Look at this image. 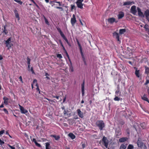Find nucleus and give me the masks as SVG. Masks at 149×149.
Here are the masks:
<instances>
[{
    "mask_svg": "<svg viewBox=\"0 0 149 149\" xmlns=\"http://www.w3.org/2000/svg\"><path fill=\"white\" fill-rule=\"evenodd\" d=\"M137 144L139 147L143 149H146V147L145 145L139 140L137 142Z\"/></svg>",
    "mask_w": 149,
    "mask_h": 149,
    "instance_id": "obj_6",
    "label": "nucleus"
},
{
    "mask_svg": "<svg viewBox=\"0 0 149 149\" xmlns=\"http://www.w3.org/2000/svg\"><path fill=\"white\" fill-rule=\"evenodd\" d=\"M11 42L10 38H9L5 41L6 46L8 47V49H10L11 47L13 45L11 43Z\"/></svg>",
    "mask_w": 149,
    "mask_h": 149,
    "instance_id": "obj_4",
    "label": "nucleus"
},
{
    "mask_svg": "<svg viewBox=\"0 0 149 149\" xmlns=\"http://www.w3.org/2000/svg\"><path fill=\"white\" fill-rule=\"evenodd\" d=\"M56 8H58V9H61V10H63V9L61 7H56Z\"/></svg>",
    "mask_w": 149,
    "mask_h": 149,
    "instance_id": "obj_55",
    "label": "nucleus"
},
{
    "mask_svg": "<svg viewBox=\"0 0 149 149\" xmlns=\"http://www.w3.org/2000/svg\"><path fill=\"white\" fill-rule=\"evenodd\" d=\"M116 134L117 136H119L121 134V133L119 131H118V132L116 131Z\"/></svg>",
    "mask_w": 149,
    "mask_h": 149,
    "instance_id": "obj_36",
    "label": "nucleus"
},
{
    "mask_svg": "<svg viewBox=\"0 0 149 149\" xmlns=\"http://www.w3.org/2000/svg\"><path fill=\"white\" fill-rule=\"evenodd\" d=\"M60 43H61V46H62V47H63V49H65V48H64V47H63V44H62V42H60Z\"/></svg>",
    "mask_w": 149,
    "mask_h": 149,
    "instance_id": "obj_58",
    "label": "nucleus"
},
{
    "mask_svg": "<svg viewBox=\"0 0 149 149\" xmlns=\"http://www.w3.org/2000/svg\"><path fill=\"white\" fill-rule=\"evenodd\" d=\"M30 68V65H28V68L29 69Z\"/></svg>",
    "mask_w": 149,
    "mask_h": 149,
    "instance_id": "obj_62",
    "label": "nucleus"
},
{
    "mask_svg": "<svg viewBox=\"0 0 149 149\" xmlns=\"http://www.w3.org/2000/svg\"><path fill=\"white\" fill-rule=\"evenodd\" d=\"M75 8V6L74 5H71V9L72 10L74 8Z\"/></svg>",
    "mask_w": 149,
    "mask_h": 149,
    "instance_id": "obj_45",
    "label": "nucleus"
},
{
    "mask_svg": "<svg viewBox=\"0 0 149 149\" xmlns=\"http://www.w3.org/2000/svg\"><path fill=\"white\" fill-rule=\"evenodd\" d=\"M3 100H4V103L6 105H7L8 100V98L6 97H4L3 98Z\"/></svg>",
    "mask_w": 149,
    "mask_h": 149,
    "instance_id": "obj_18",
    "label": "nucleus"
},
{
    "mask_svg": "<svg viewBox=\"0 0 149 149\" xmlns=\"http://www.w3.org/2000/svg\"><path fill=\"white\" fill-rule=\"evenodd\" d=\"M19 79L20 81L22 83H23V81H22V77L20 76L19 77Z\"/></svg>",
    "mask_w": 149,
    "mask_h": 149,
    "instance_id": "obj_49",
    "label": "nucleus"
},
{
    "mask_svg": "<svg viewBox=\"0 0 149 149\" xmlns=\"http://www.w3.org/2000/svg\"><path fill=\"white\" fill-rule=\"evenodd\" d=\"M46 78L47 79H50V78H49V77H47H47H46Z\"/></svg>",
    "mask_w": 149,
    "mask_h": 149,
    "instance_id": "obj_63",
    "label": "nucleus"
},
{
    "mask_svg": "<svg viewBox=\"0 0 149 149\" xmlns=\"http://www.w3.org/2000/svg\"><path fill=\"white\" fill-rule=\"evenodd\" d=\"M70 71L71 72H73L74 71V69L72 66H71L70 67Z\"/></svg>",
    "mask_w": 149,
    "mask_h": 149,
    "instance_id": "obj_35",
    "label": "nucleus"
},
{
    "mask_svg": "<svg viewBox=\"0 0 149 149\" xmlns=\"http://www.w3.org/2000/svg\"><path fill=\"white\" fill-rule=\"evenodd\" d=\"M149 83V80H146V82L145 83V85H147V84H148Z\"/></svg>",
    "mask_w": 149,
    "mask_h": 149,
    "instance_id": "obj_53",
    "label": "nucleus"
},
{
    "mask_svg": "<svg viewBox=\"0 0 149 149\" xmlns=\"http://www.w3.org/2000/svg\"><path fill=\"white\" fill-rule=\"evenodd\" d=\"M35 143L36 145L39 147H40L41 146L40 145V144L37 143V141L35 142Z\"/></svg>",
    "mask_w": 149,
    "mask_h": 149,
    "instance_id": "obj_40",
    "label": "nucleus"
},
{
    "mask_svg": "<svg viewBox=\"0 0 149 149\" xmlns=\"http://www.w3.org/2000/svg\"><path fill=\"white\" fill-rule=\"evenodd\" d=\"M78 115L79 117L81 118H82L84 117L83 113L79 109L77 110Z\"/></svg>",
    "mask_w": 149,
    "mask_h": 149,
    "instance_id": "obj_13",
    "label": "nucleus"
},
{
    "mask_svg": "<svg viewBox=\"0 0 149 149\" xmlns=\"http://www.w3.org/2000/svg\"><path fill=\"white\" fill-rule=\"evenodd\" d=\"M126 148V145L125 144L121 145L120 147V149H125Z\"/></svg>",
    "mask_w": 149,
    "mask_h": 149,
    "instance_id": "obj_27",
    "label": "nucleus"
},
{
    "mask_svg": "<svg viewBox=\"0 0 149 149\" xmlns=\"http://www.w3.org/2000/svg\"><path fill=\"white\" fill-rule=\"evenodd\" d=\"M84 0H77L76 2V4L77 7L81 9L83 8V4L82 3V2Z\"/></svg>",
    "mask_w": 149,
    "mask_h": 149,
    "instance_id": "obj_5",
    "label": "nucleus"
},
{
    "mask_svg": "<svg viewBox=\"0 0 149 149\" xmlns=\"http://www.w3.org/2000/svg\"><path fill=\"white\" fill-rule=\"evenodd\" d=\"M81 91L82 95L83 96L84 94V82L83 84H82Z\"/></svg>",
    "mask_w": 149,
    "mask_h": 149,
    "instance_id": "obj_20",
    "label": "nucleus"
},
{
    "mask_svg": "<svg viewBox=\"0 0 149 149\" xmlns=\"http://www.w3.org/2000/svg\"><path fill=\"white\" fill-rule=\"evenodd\" d=\"M19 106L22 113H26L28 112V111L26 109H25L23 107L21 106L19 104Z\"/></svg>",
    "mask_w": 149,
    "mask_h": 149,
    "instance_id": "obj_10",
    "label": "nucleus"
},
{
    "mask_svg": "<svg viewBox=\"0 0 149 149\" xmlns=\"http://www.w3.org/2000/svg\"><path fill=\"white\" fill-rule=\"evenodd\" d=\"M77 42L78 44V45H79V49H80L81 54V55L82 56V58L83 59V61L84 62V63L85 65H86V60L85 57L84 55V53L83 52L81 47L80 44L79 42V41L78 40H77Z\"/></svg>",
    "mask_w": 149,
    "mask_h": 149,
    "instance_id": "obj_1",
    "label": "nucleus"
},
{
    "mask_svg": "<svg viewBox=\"0 0 149 149\" xmlns=\"http://www.w3.org/2000/svg\"><path fill=\"white\" fill-rule=\"evenodd\" d=\"M114 100L115 101H119L120 100V98L118 97H116L114 98Z\"/></svg>",
    "mask_w": 149,
    "mask_h": 149,
    "instance_id": "obj_41",
    "label": "nucleus"
},
{
    "mask_svg": "<svg viewBox=\"0 0 149 149\" xmlns=\"http://www.w3.org/2000/svg\"><path fill=\"white\" fill-rule=\"evenodd\" d=\"M52 136L54 137L56 140H58L60 138V137L58 136L53 135Z\"/></svg>",
    "mask_w": 149,
    "mask_h": 149,
    "instance_id": "obj_31",
    "label": "nucleus"
},
{
    "mask_svg": "<svg viewBox=\"0 0 149 149\" xmlns=\"http://www.w3.org/2000/svg\"><path fill=\"white\" fill-rule=\"evenodd\" d=\"M76 22L75 16L74 14L72 15V17L71 19V22L72 26H74Z\"/></svg>",
    "mask_w": 149,
    "mask_h": 149,
    "instance_id": "obj_9",
    "label": "nucleus"
},
{
    "mask_svg": "<svg viewBox=\"0 0 149 149\" xmlns=\"http://www.w3.org/2000/svg\"><path fill=\"white\" fill-rule=\"evenodd\" d=\"M96 124L100 130H102L104 126V123L102 121H97Z\"/></svg>",
    "mask_w": 149,
    "mask_h": 149,
    "instance_id": "obj_2",
    "label": "nucleus"
},
{
    "mask_svg": "<svg viewBox=\"0 0 149 149\" xmlns=\"http://www.w3.org/2000/svg\"><path fill=\"white\" fill-rule=\"evenodd\" d=\"M30 70L33 73H34V72L33 70V68L32 67L31 68Z\"/></svg>",
    "mask_w": 149,
    "mask_h": 149,
    "instance_id": "obj_54",
    "label": "nucleus"
},
{
    "mask_svg": "<svg viewBox=\"0 0 149 149\" xmlns=\"http://www.w3.org/2000/svg\"><path fill=\"white\" fill-rule=\"evenodd\" d=\"M127 139V138H122L119 139V141L120 142H123L126 141Z\"/></svg>",
    "mask_w": 149,
    "mask_h": 149,
    "instance_id": "obj_23",
    "label": "nucleus"
},
{
    "mask_svg": "<svg viewBox=\"0 0 149 149\" xmlns=\"http://www.w3.org/2000/svg\"><path fill=\"white\" fill-rule=\"evenodd\" d=\"M4 142L3 141H2L0 139V145H2V144H4Z\"/></svg>",
    "mask_w": 149,
    "mask_h": 149,
    "instance_id": "obj_47",
    "label": "nucleus"
},
{
    "mask_svg": "<svg viewBox=\"0 0 149 149\" xmlns=\"http://www.w3.org/2000/svg\"><path fill=\"white\" fill-rule=\"evenodd\" d=\"M43 17H44L45 23L47 25H49V22H48V20H47V19L44 16H43Z\"/></svg>",
    "mask_w": 149,
    "mask_h": 149,
    "instance_id": "obj_33",
    "label": "nucleus"
},
{
    "mask_svg": "<svg viewBox=\"0 0 149 149\" xmlns=\"http://www.w3.org/2000/svg\"><path fill=\"white\" fill-rule=\"evenodd\" d=\"M3 59V57L2 56L0 55V60H1Z\"/></svg>",
    "mask_w": 149,
    "mask_h": 149,
    "instance_id": "obj_59",
    "label": "nucleus"
},
{
    "mask_svg": "<svg viewBox=\"0 0 149 149\" xmlns=\"http://www.w3.org/2000/svg\"><path fill=\"white\" fill-rule=\"evenodd\" d=\"M135 129L136 131H139V129H138V128L137 127L135 128Z\"/></svg>",
    "mask_w": 149,
    "mask_h": 149,
    "instance_id": "obj_61",
    "label": "nucleus"
},
{
    "mask_svg": "<svg viewBox=\"0 0 149 149\" xmlns=\"http://www.w3.org/2000/svg\"><path fill=\"white\" fill-rule=\"evenodd\" d=\"M68 136L70 137L72 139H74L75 138V135L72 133H70L68 134Z\"/></svg>",
    "mask_w": 149,
    "mask_h": 149,
    "instance_id": "obj_25",
    "label": "nucleus"
},
{
    "mask_svg": "<svg viewBox=\"0 0 149 149\" xmlns=\"http://www.w3.org/2000/svg\"><path fill=\"white\" fill-rule=\"evenodd\" d=\"M102 141H103L104 145V146H105L106 148H108V141L107 139L105 137H104L102 139Z\"/></svg>",
    "mask_w": 149,
    "mask_h": 149,
    "instance_id": "obj_8",
    "label": "nucleus"
},
{
    "mask_svg": "<svg viewBox=\"0 0 149 149\" xmlns=\"http://www.w3.org/2000/svg\"><path fill=\"white\" fill-rule=\"evenodd\" d=\"M65 53H66V55L68 57V58L70 60V58H69V55H68V53H67V52H66V51H65Z\"/></svg>",
    "mask_w": 149,
    "mask_h": 149,
    "instance_id": "obj_52",
    "label": "nucleus"
},
{
    "mask_svg": "<svg viewBox=\"0 0 149 149\" xmlns=\"http://www.w3.org/2000/svg\"><path fill=\"white\" fill-rule=\"evenodd\" d=\"M136 7L135 6H132L131 8V12L134 15H135L136 14L137 11L136 10Z\"/></svg>",
    "mask_w": 149,
    "mask_h": 149,
    "instance_id": "obj_7",
    "label": "nucleus"
},
{
    "mask_svg": "<svg viewBox=\"0 0 149 149\" xmlns=\"http://www.w3.org/2000/svg\"><path fill=\"white\" fill-rule=\"evenodd\" d=\"M31 140L32 141H33L34 142V143H35V142L36 141V139L34 138L32 140L31 139Z\"/></svg>",
    "mask_w": 149,
    "mask_h": 149,
    "instance_id": "obj_56",
    "label": "nucleus"
},
{
    "mask_svg": "<svg viewBox=\"0 0 149 149\" xmlns=\"http://www.w3.org/2000/svg\"><path fill=\"white\" fill-rule=\"evenodd\" d=\"M126 32V29H120L119 30V34L120 35H121L122 34Z\"/></svg>",
    "mask_w": 149,
    "mask_h": 149,
    "instance_id": "obj_19",
    "label": "nucleus"
},
{
    "mask_svg": "<svg viewBox=\"0 0 149 149\" xmlns=\"http://www.w3.org/2000/svg\"><path fill=\"white\" fill-rule=\"evenodd\" d=\"M57 56L58 58H62V56L61 54H58Z\"/></svg>",
    "mask_w": 149,
    "mask_h": 149,
    "instance_id": "obj_43",
    "label": "nucleus"
},
{
    "mask_svg": "<svg viewBox=\"0 0 149 149\" xmlns=\"http://www.w3.org/2000/svg\"><path fill=\"white\" fill-rule=\"evenodd\" d=\"M124 14L123 12H120L118 15V19H121L124 17Z\"/></svg>",
    "mask_w": 149,
    "mask_h": 149,
    "instance_id": "obj_17",
    "label": "nucleus"
},
{
    "mask_svg": "<svg viewBox=\"0 0 149 149\" xmlns=\"http://www.w3.org/2000/svg\"><path fill=\"white\" fill-rule=\"evenodd\" d=\"M86 146V145L85 144H83L82 145V146L83 148H84Z\"/></svg>",
    "mask_w": 149,
    "mask_h": 149,
    "instance_id": "obj_57",
    "label": "nucleus"
},
{
    "mask_svg": "<svg viewBox=\"0 0 149 149\" xmlns=\"http://www.w3.org/2000/svg\"><path fill=\"white\" fill-rule=\"evenodd\" d=\"M144 15L146 16V19L149 22V10H147L144 12Z\"/></svg>",
    "mask_w": 149,
    "mask_h": 149,
    "instance_id": "obj_14",
    "label": "nucleus"
},
{
    "mask_svg": "<svg viewBox=\"0 0 149 149\" xmlns=\"http://www.w3.org/2000/svg\"><path fill=\"white\" fill-rule=\"evenodd\" d=\"M3 107V104H2L0 106V108H2Z\"/></svg>",
    "mask_w": 149,
    "mask_h": 149,
    "instance_id": "obj_60",
    "label": "nucleus"
},
{
    "mask_svg": "<svg viewBox=\"0 0 149 149\" xmlns=\"http://www.w3.org/2000/svg\"><path fill=\"white\" fill-rule=\"evenodd\" d=\"M135 74L137 77H139V70H138L136 69L135 72Z\"/></svg>",
    "mask_w": 149,
    "mask_h": 149,
    "instance_id": "obj_26",
    "label": "nucleus"
},
{
    "mask_svg": "<svg viewBox=\"0 0 149 149\" xmlns=\"http://www.w3.org/2000/svg\"><path fill=\"white\" fill-rule=\"evenodd\" d=\"M5 131L4 130H2L0 131V136H1L4 132Z\"/></svg>",
    "mask_w": 149,
    "mask_h": 149,
    "instance_id": "obj_46",
    "label": "nucleus"
},
{
    "mask_svg": "<svg viewBox=\"0 0 149 149\" xmlns=\"http://www.w3.org/2000/svg\"><path fill=\"white\" fill-rule=\"evenodd\" d=\"M46 149H50L49 144L48 143H46Z\"/></svg>",
    "mask_w": 149,
    "mask_h": 149,
    "instance_id": "obj_30",
    "label": "nucleus"
},
{
    "mask_svg": "<svg viewBox=\"0 0 149 149\" xmlns=\"http://www.w3.org/2000/svg\"><path fill=\"white\" fill-rule=\"evenodd\" d=\"M113 36L114 38H116L118 41H120V39L119 38V34L116 32H114L113 34Z\"/></svg>",
    "mask_w": 149,
    "mask_h": 149,
    "instance_id": "obj_15",
    "label": "nucleus"
},
{
    "mask_svg": "<svg viewBox=\"0 0 149 149\" xmlns=\"http://www.w3.org/2000/svg\"><path fill=\"white\" fill-rule=\"evenodd\" d=\"M137 9L138 15L141 17H144V15L143 14V13L141 11V10L140 8H137Z\"/></svg>",
    "mask_w": 149,
    "mask_h": 149,
    "instance_id": "obj_12",
    "label": "nucleus"
},
{
    "mask_svg": "<svg viewBox=\"0 0 149 149\" xmlns=\"http://www.w3.org/2000/svg\"><path fill=\"white\" fill-rule=\"evenodd\" d=\"M56 3H58L59 6H61V4L59 2L56 1H50V4H51L52 6H53L54 5H56Z\"/></svg>",
    "mask_w": 149,
    "mask_h": 149,
    "instance_id": "obj_16",
    "label": "nucleus"
},
{
    "mask_svg": "<svg viewBox=\"0 0 149 149\" xmlns=\"http://www.w3.org/2000/svg\"><path fill=\"white\" fill-rule=\"evenodd\" d=\"M134 147L133 145L131 144H130L128 146L127 149H133Z\"/></svg>",
    "mask_w": 149,
    "mask_h": 149,
    "instance_id": "obj_29",
    "label": "nucleus"
},
{
    "mask_svg": "<svg viewBox=\"0 0 149 149\" xmlns=\"http://www.w3.org/2000/svg\"><path fill=\"white\" fill-rule=\"evenodd\" d=\"M3 111L6 113H7V114L8 113V111H7V110L6 109H3Z\"/></svg>",
    "mask_w": 149,
    "mask_h": 149,
    "instance_id": "obj_51",
    "label": "nucleus"
},
{
    "mask_svg": "<svg viewBox=\"0 0 149 149\" xmlns=\"http://www.w3.org/2000/svg\"><path fill=\"white\" fill-rule=\"evenodd\" d=\"M80 23L82 26H84L85 25V24L84 22H82L81 20H79Z\"/></svg>",
    "mask_w": 149,
    "mask_h": 149,
    "instance_id": "obj_38",
    "label": "nucleus"
},
{
    "mask_svg": "<svg viewBox=\"0 0 149 149\" xmlns=\"http://www.w3.org/2000/svg\"><path fill=\"white\" fill-rule=\"evenodd\" d=\"M68 111L66 110H65L64 111L63 113L65 115H68V114H67V112Z\"/></svg>",
    "mask_w": 149,
    "mask_h": 149,
    "instance_id": "obj_34",
    "label": "nucleus"
},
{
    "mask_svg": "<svg viewBox=\"0 0 149 149\" xmlns=\"http://www.w3.org/2000/svg\"><path fill=\"white\" fill-rule=\"evenodd\" d=\"M14 12L15 14V16L16 17L17 19L19 21L20 19V18L19 17V14H18L17 11L16 10H15Z\"/></svg>",
    "mask_w": 149,
    "mask_h": 149,
    "instance_id": "obj_21",
    "label": "nucleus"
},
{
    "mask_svg": "<svg viewBox=\"0 0 149 149\" xmlns=\"http://www.w3.org/2000/svg\"><path fill=\"white\" fill-rule=\"evenodd\" d=\"M15 1L19 3L20 4H22V2L20 1L17 0H15Z\"/></svg>",
    "mask_w": 149,
    "mask_h": 149,
    "instance_id": "obj_39",
    "label": "nucleus"
},
{
    "mask_svg": "<svg viewBox=\"0 0 149 149\" xmlns=\"http://www.w3.org/2000/svg\"><path fill=\"white\" fill-rule=\"evenodd\" d=\"M148 94L149 95V88L148 89Z\"/></svg>",
    "mask_w": 149,
    "mask_h": 149,
    "instance_id": "obj_64",
    "label": "nucleus"
},
{
    "mask_svg": "<svg viewBox=\"0 0 149 149\" xmlns=\"http://www.w3.org/2000/svg\"><path fill=\"white\" fill-rule=\"evenodd\" d=\"M144 28L146 29V31H148L149 30L147 25H146L144 26Z\"/></svg>",
    "mask_w": 149,
    "mask_h": 149,
    "instance_id": "obj_44",
    "label": "nucleus"
},
{
    "mask_svg": "<svg viewBox=\"0 0 149 149\" xmlns=\"http://www.w3.org/2000/svg\"><path fill=\"white\" fill-rule=\"evenodd\" d=\"M58 31L59 32L60 35L61 36L63 37V38H65V37L64 36V34H63L61 31V30L60 29H58Z\"/></svg>",
    "mask_w": 149,
    "mask_h": 149,
    "instance_id": "obj_24",
    "label": "nucleus"
},
{
    "mask_svg": "<svg viewBox=\"0 0 149 149\" xmlns=\"http://www.w3.org/2000/svg\"><path fill=\"white\" fill-rule=\"evenodd\" d=\"M141 126L142 128L144 129L146 128V124L143 123L141 124Z\"/></svg>",
    "mask_w": 149,
    "mask_h": 149,
    "instance_id": "obj_28",
    "label": "nucleus"
},
{
    "mask_svg": "<svg viewBox=\"0 0 149 149\" xmlns=\"http://www.w3.org/2000/svg\"><path fill=\"white\" fill-rule=\"evenodd\" d=\"M37 86L36 89L37 90V91H38V93H40V89H39V88L38 86V85H37V86Z\"/></svg>",
    "mask_w": 149,
    "mask_h": 149,
    "instance_id": "obj_48",
    "label": "nucleus"
},
{
    "mask_svg": "<svg viewBox=\"0 0 149 149\" xmlns=\"http://www.w3.org/2000/svg\"><path fill=\"white\" fill-rule=\"evenodd\" d=\"M141 98L143 100L147 101L149 103V101L146 95H144L143 96H142L141 97Z\"/></svg>",
    "mask_w": 149,
    "mask_h": 149,
    "instance_id": "obj_22",
    "label": "nucleus"
},
{
    "mask_svg": "<svg viewBox=\"0 0 149 149\" xmlns=\"http://www.w3.org/2000/svg\"><path fill=\"white\" fill-rule=\"evenodd\" d=\"M108 21L111 24L113 23L114 22L116 23H117L118 22V21L116 20V19L113 17H111L109 18L108 19Z\"/></svg>",
    "mask_w": 149,
    "mask_h": 149,
    "instance_id": "obj_11",
    "label": "nucleus"
},
{
    "mask_svg": "<svg viewBox=\"0 0 149 149\" xmlns=\"http://www.w3.org/2000/svg\"><path fill=\"white\" fill-rule=\"evenodd\" d=\"M8 145L11 149H15V148L14 146H12L9 144H8Z\"/></svg>",
    "mask_w": 149,
    "mask_h": 149,
    "instance_id": "obj_37",
    "label": "nucleus"
},
{
    "mask_svg": "<svg viewBox=\"0 0 149 149\" xmlns=\"http://www.w3.org/2000/svg\"><path fill=\"white\" fill-rule=\"evenodd\" d=\"M32 84H33V85H34L36 86H37L38 84L37 83V80L36 79H34L33 82V83Z\"/></svg>",
    "mask_w": 149,
    "mask_h": 149,
    "instance_id": "obj_32",
    "label": "nucleus"
},
{
    "mask_svg": "<svg viewBox=\"0 0 149 149\" xmlns=\"http://www.w3.org/2000/svg\"><path fill=\"white\" fill-rule=\"evenodd\" d=\"M64 39L66 41V42H67V43H68V44L70 46V44L68 40L66 39V37L65 38H64Z\"/></svg>",
    "mask_w": 149,
    "mask_h": 149,
    "instance_id": "obj_42",
    "label": "nucleus"
},
{
    "mask_svg": "<svg viewBox=\"0 0 149 149\" xmlns=\"http://www.w3.org/2000/svg\"><path fill=\"white\" fill-rule=\"evenodd\" d=\"M134 3L133 1H125L123 3V4L122 6H125L127 8H129L130 6H131L132 4H134Z\"/></svg>",
    "mask_w": 149,
    "mask_h": 149,
    "instance_id": "obj_3",
    "label": "nucleus"
},
{
    "mask_svg": "<svg viewBox=\"0 0 149 149\" xmlns=\"http://www.w3.org/2000/svg\"><path fill=\"white\" fill-rule=\"evenodd\" d=\"M27 62H28V65H30V59L28 58L27 59Z\"/></svg>",
    "mask_w": 149,
    "mask_h": 149,
    "instance_id": "obj_50",
    "label": "nucleus"
}]
</instances>
